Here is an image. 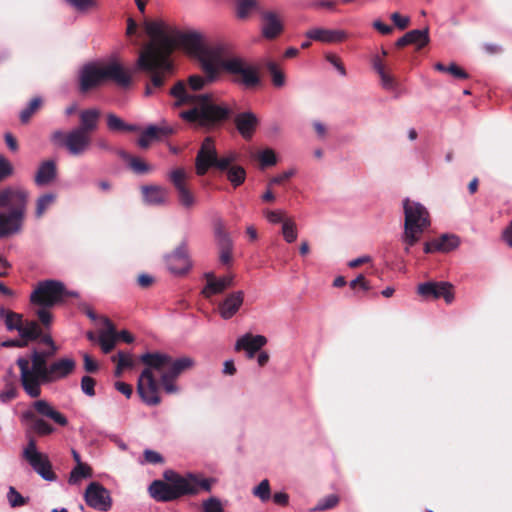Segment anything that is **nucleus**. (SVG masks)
<instances>
[{"label": "nucleus", "mask_w": 512, "mask_h": 512, "mask_svg": "<svg viewBox=\"0 0 512 512\" xmlns=\"http://www.w3.org/2000/svg\"><path fill=\"white\" fill-rule=\"evenodd\" d=\"M21 338L28 343V341H34L41 336V329L36 321L22 320V324L18 330Z\"/></svg>", "instance_id": "nucleus-38"}, {"label": "nucleus", "mask_w": 512, "mask_h": 512, "mask_svg": "<svg viewBox=\"0 0 512 512\" xmlns=\"http://www.w3.org/2000/svg\"><path fill=\"white\" fill-rule=\"evenodd\" d=\"M170 95L176 99V107L191 106L190 109L182 111L180 117L200 127L214 128L220 126L232 115V109L224 103H218L213 94L190 93L183 81L175 83L170 89Z\"/></svg>", "instance_id": "nucleus-2"}, {"label": "nucleus", "mask_w": 512, "mask_h": 512, "mask_svg": "<svg viewBox=\"0 0 512 512\" xmlns=\"http://www.w3.org/2000/svg\"><path fill=\"white\" fill-rule=\"evenodd\" d=\"M108 79L115 81L123 87L131 83L130 75L119 63L113 62L104 67L89 64L81 70L80 90L81 92H87Z\"/></svg>", "instance_id": "nucleus-9"}, {"label": "nucleus", "mask_w": 512, "mask_h": 512, "mask_svg": "<svg viewBox=\"0 0 512 512\" xmlns=\"http://www.w3.org/2000/svg\"><path fill=\"white\" fill-rule=\"evenodd\" d=\"M372 63L373 68L381 79L382 87L387 90L394 89L396 87V80L386 71L383 59L380 56H375Z\"/></svg>", "instance_id": "nucleus-36"}, {"label": "nucleus", "mask_w": 512, "mask_h": 512, "mask_svg": "<svg viewBox=\"0 0 512 512\" xmlns=\"http://www.w3.org/2000/svg\"><path fill=\"white\" fill-rule=\"evenodd\" d=\"M261 31L264 38L272 40L277 38L284 30L283 21L279 14L273 11H264L261 14Z\"/></svg>", "instance_id": "nucleus-23"}, {"label": "nucleus", "mask_w": 512, "mask_h": 512, "mask_svg": "<svg viewBox=\"0 0 512 512\" xmlns=\"http://www.w3.org/2000/svg\"><path fill=\"white\" fill-rule=\"evenodd\" d=\"M67 2L80 12L87 11L96 6L95 0H67Z\"/></svg>", "instance_id": "nucleus-59"}, {"label": "nucleus", "mask_w": 512, "mask_h": 512, "mask_svg": "<svg viewBox=\"0 0 512 512\" xmlns=\"http://www.w3.org/2000/svg\"><path fill=\"white\" fill-rule=\"evenodd\" d=\"M282 235L287 243H293L298 237L296 223L292 219H286L282 225Z\"/></svg>", "instance_id": "nucleus-45"}, {"label": "nucleus", "mask_w": 512, "mask_h": 512, "mask_svg": "<svg viewBox=\"0 0 512 512\" xmlns=\"http://www.w3.org/2000/svg\"><path fill=\"white\" fill-rule=\"evenodd\" d=\"M7 499L12 508L20 507L28 503V498L23 497L14 487H10Z\"/></svg>", "instance_id": "nucleus-49"}, {"label": "nucleus", "mask_w": 512, "mask_h": 512, "mask_svg": "<svg viewBox=\"0 0 512 512\" xmlns=\"http://www.w3.org/2000/svg\"><path fill=\"white\" fill-rule=\"evenodd\" d=\"M434 69L436 71L447 73L451 75L453 78L458 80H464L469 78V74L456 63H450L449 65H444L441 62H437L434 65Z\"/></svg>", "instance_id": "nucleus-41"}, {"label": "nucleus", "mask_w": 512, "mask_h": 512, "mask_svg": "<svg viewBox=\"0 0 512 512\" xmlns=\"http://www.w3.org/2000/svg\"><path fill=\"white\" fill-rule=\"evenodd\" d=\"M0 318L4 320L8 331H18L23 320L21 314L7 310L4 307L0 308Z\"/></svg>", "instance_id": "nucleus-40"}, {"label": "nucleus", "mask_w": 512, "mask_h": 512, "mask_svg": "<svg viewBox=\"0 0 512 512\" xmlns=\"http://www.w3.org/2000/svg\"><path fill=\"white\" fill-rule=\"evenodd\" d=\"M95 385H96V380L94 378H92L91 376L85 375L82 377L81 390L85 395H87L89 397L95 396V394H96Z\"/></svg>", "instance_id": "nucleus-56"}, {"label": "nucleus", "mask_w": 512, "mask_h": 512, "mask_svg": "<svg viewBox=\"0 0 512 512\" xmlns=\"http://www.w3.org/2000/svg\"><path fill=\"white\" fill-rule=\"evenodd\" d=\"M171 356L160 352H147L140 356V361L146 366L141 372L137 392L142 401L149 406H157L161 403L159 384L155 379L153 370L162 372L168 369Z\"/></svg>", "instance_id": "nucleus-5"}, {"label": "nucleus", "mask_w": 512, "mask_h": 512, "mask_svg": "<svg viewBox=\"0 0 512 512\" xmlns=\"http://www.w3.org/2000/svg\"><path fill=\"white\" fill-rule=\"evenodd\" d=\"M349 285L353 290L360 288L364 291H369L371 289L370 283L366 280L363 274L358 275L354 280L350 282Z\"/></svg>", "instance_id": "nucleus-64"}, {"label": "nucleus", "mask_w": 512, "mask_h": 512, "mask_svg": "<svg viewBox=\"0 0 512 512\" xmlns=\"http://www.w3.org/2000/svg\"><path fill=\"white\" fill-rule=\"evenodd\" d=\"M143 200L149 205H163L168 199V190L158 185H144L141 187Z\"/></svg>", "instance_id": "nucleus-33"}, {"label": "nucleus", "mask_w": 512, "mask_h": 512, "mask_svg": "<svg viewBox=\"0 0 512 512\" xmlns=\"http://www.w3.org/2000/svg\"><path fill=\"white\" fill-rule=\"evenodd\" d=\"M56 194L45 193L37 198L35 207V217L40 219L43 217L45 212L55 203Z\"/></svg>", "instance_id": "nucleus-43"}, {"label": "nucleus", "mask_w": 512, "mask_h": 512, "mask_svg": "<svg viewBox=\"0 0 512 512\" xmlns=\"http://www.w3.org/2000/svg\"><path fill=\"white\" fill-rule=\"evenodd\" d=\"M228 161L225 156L218 158L217 151L214 145V140L211 137H206L197 153L195 167L196 173L203 176L207 171L214 167L216 169L226 168Z\"/></svg>", "instance_id": "nucleus-15"}, {"label": "nucleus", "mask_w": 512, "mask_h": 512, "mask_svg": "<svg viewBox=\"0 0 512 512\" xmlns=\"http://www.w3.org/2000/svg\"><path fill=\"white\" fill-rule=\"evenodd\" d=\"M76 368V361L72 358H60L49 365L46 383H53L67 378Z\"/></svg>", "instance_id": "nucleus-22"}, {"label": "nucleus", "mask_w": 512, "mask_h": 512, "mask_svg": "<svg viewBox=\"0 0 512 512\" xmlns=\"http://www.w3.org/2000/svg\"><path fill=\"white\" fill-rule=\"evenodd\" d=\"M390 18L394 25L400 30L406 29L410 24V18L408 16L400 15L398 12L392 13Z\"/></svg>", "instance_id": "nucleus-63"}, {"label": "nucleus", "mask_w": 512, "mask_h": 512, "mask_svg": "<svg viewBox=\"0 0 512 512\" xmlns=\"http://www.w3.org/2000/svg\"><path fill=\"white\" fill-rule=\"evenodd\" d=\"M130 168L137 174H145L151 171V166L139 157H132L129 162Z\"/></svg>", "instance_id": "nucleus-55"}, {"label": "nucleus", "mask_w": 512, "mask_h": 512, "mask_svg": "<svg viewBox=\"0 0 512 512\" xmlns=\"http://www.w3.org/2000/svg\"><path fill=\"white\" fill-rule=\"evenodd\" d=\"M256 0H238L237 1V16L245 19L250 12L256 7Z\"/></svg>", "instance_id": "nucleus-50"}, {"label": "nucleus", "mask_w": 512, "mask_h": 512, "mask_svg": "<svg viewBox=\"0 0 512 512\" xmlns=\"http://www.w3.org/2000/svg\"><path fill=\"white\" fill-rule=\"evenodd\" d=\"M22 457L44 480L55 481L57 479L48 456L37 450L36 440L33 437L29 438L28 444L22 452Z\"/></svg>", "instance_id": "nucleus-14"}, {"label": "nucleus", "mask_w": 512, "mask_h": 512, "mask_svg": "<svg viewBox=\"0 0 512 512\" xmlns=\"http://www.w3.org/2000/svg\"><path fill=\"white\" fill-rule=\"evenodd\" d=\"M194 366V360L190 357H181L174 360L171 357L168 369L164 371L166 374L177 379L180 374Z\"/></svg>", "instance_id": "nucleus-37"}, {"label": "nucleus", "mask_w": 512, "mask_h": 512, "mask_svg": "<svg viewBox=\"0 0 512 512\" xmlns=\"http://www.w3.org/2000/svg\"><path fill=\"white\" fill-rule=\"evenodd\" d=\"M144 27L151 40L140 50L134 72L146 77L145 94L149 96L173 77L175 64L171 58L172 31L166 32L161 21L146 20Z\"/></svg>", "instance_id": "nucleus-1"}, {"label": "nucleus", "mask_w": 512, "mask_h": 512, "mask_svg": "<svg viewBox=\"0 0 512 512\" xmlns=\"http://www.w3.org/2000/svg\"><path fill=\"white\" fill-rule=\"evenodd\" d=\"M57 175L56 164L52 160L42 162L35 174V184L37 186H45L50 184Z\"/></svg>", "instance_id": "nucleus-34"}, {"label": "nucleus", "mask_w": 512, "mask_h": 512, "mask_svg": "<svg viewBox=\"0 0 512 512\" xmlns=\"http://www.w3.org/2000/svg\"><path fill=\"white\" fill-rule=\"evenodd\" d=\"M306 36L312 40L324 43L342 42L347 38V34L342 30H331L315 28L306 32Z\"/></svg>", "instance_id": "nucleus-32"}, {"label": "nucleus", "mask_w": 512, "mask_h": 512, "mask_svg": "<svg viewBox=\"0 0 512 512\" xmlns=\"http://www.w3.org/2000/svg\"><path fill=\"white\" fill-rule=\"evenodd\" d=\"M70 297H78V293L66 289L64 283L48 279L37 283L30 295L33 306L55 307L64 304Z\"/></svg>", "instance_id": "nucleus-12"}, {"label": "nucleus", "mask_w": 512, "mask_h": 512, "mask_svg": "<svg viewBox=\"0 0 512 512\" xmlns=\"http://www.w3.org/2000/svg\"><path fill=\"white\" fill-rule=\"evenodd\" d=\"M266 343L267 338L265 336L246 333L236 341L235 351L239 352L244 350L247 352L248 358H253Z\"/></svg>", "instance_id": "nucleus-24"}, {"label": "nucleus", "mask_w": 512, "mask_h": 512, "mask_svg": "<svg viewBox=\"0 0 512 512\" xmlns=\"http://www.w3.org/2000/svg\"><path fill=\"white\" fill-rule=\"evenodd\" d=\"M165 260L171 273H186L191 267L186 243H181L171 254L166 256Z\"/></svg>", "instance_id": "nucleus-20"}, {"label": "nucleus", "mask_w": 512, "mask_h": 512, "mask_svg": "<svg viewBox=\"0 0 512 512\" xmlns=\"http://www.w3.org/2000/svg\"><path fill=\"white\" fill-rule=\"evenodd\" d=\"M267 69L272 77V82L275 87H282L285 84V74L281 71L278 65L270 61L267 63Z\"/></svg>", "instance_id": "nucleus-46"}, {"label": "nucleus", "mask_w": 512, "mask_h": 512, "mask_svg": "<svg viewBox=\"0 0 512 512\" xmlns=\"http://www.w3.org/2000/svg\"><path fill=\"white\" fill-rule=\"evenodd\" d=\"M253 495L262 502H267L271 498L270 483L267 479L262 480L258 486L253 489Z\"/></svg>", "instance_id": "nucleus-47"}, {"label": "nucleus", "mask_w": 512, "mask_h": 512, "mask_svg": "<svg viewBox=\"0 0 512 512\" xmlns=\"http://www.w3.org/2000/svg\"><path fill=\"white\" fill-rule=\"evenodd\" d=\"M220 249V261L222 264L228 265L232 261V241H224L218 244Z\"/></svg>", "instance_id": "nucleus-51"}, {"label": "nucleus", "mask_w": 512, "mask_h": 512, "mask_svg": "<svg viewBox=\"0 0 512 512\" xmlns=\"http://www.w3.org/2000/svg\"><path fill=\"white\" fill-rule=\"evenodd\" d=\"M417 293L425 300L443 298L447 304H451L454 300V287L445 281L421 283L417 287Z\"/></svg>", "instance_id": "nucleus-17"}, {"label": "nucleus", "mask_w": 512, "mask_h": 512, "mask_svg": "<svg viewBox=\"0 0 512 512\" xmlns=\"http://www.w3.org/2000/svg\"><path fill=\"white\" fill-rule=\"evenodd\" d=\"M23 418L30 422V430L38 436H47L55 432V428L44 418L51 419L62 427L68 424L66 416L43 399L34 401L31 409L23 413Z\"/></svg>", "instance_id": "nucleus-10"}, {"label": "nucleus", "mask_w": 512, "mask_h": 512, "mask_svg": "<svg viewBox=\"0 0 512 512\" xmlns=\"http://www.w3.org/2000/svg\"><path fill=\"white\" fill-rule=\"evenodd\" d=\"M18 395L16 386L13 383L7 384L5 389L0 393V402L8 403L15 399Z\"/></svg>", "instance_id": "nucleus-58"}, {"label": "nucleus", "mask_w": 512, "mask_h": 512, "mask_svg": "<svg viewBox=\"0 0 512 512\" xmlns=\"http://www.w3.org/2000/svg\"><path fill=\"white\" fill-rule=\"evenodd\" d=\"M30 194L22 187L0 190V239L22 231Z\"/></svg>", "instance_id": "nucleus-4"}, {"label": "nucleus", "mask_w": 512, "mask_h": 512, "mask_svg": "<svg viewBox=\"0 0 512 512\" xmlns=\"http://www.w3.org/2000/svg\"><path fill=\"white\" fill-rule=\"evenodd\" d=\"M86 504L96 510L107 512L112 507V498L108 489L99 482H91L85 490Z\"/></svg>", "instance_id": "nucleus-18"}, {"label": "nucleus", "mask_w": 512, "mask_h": 512, "mask_svg": "<svg viewBox=\"0 0 512 512\" xmlns=\"http://www.w3.org/2000/svg\"><path fill=\"white\" fill-rule=\"evenodd\" d=\"M219 60H211V61H203L200 62V67L204 73V76L201 75H191L188 80L187 84L190 90H192V93L196 94L195 92L202 90L207 85L214 83L220 75ZM191 93V91H189Z\"/></svg>", "instance_id": "nucleus-19"}, {"label": "nucleus", "mask_w": 512, "mask_h": 512, "mask_svg": "<svg viewBox=\"0 0 512 512\" xmlns=\"http://www.w3.org/2000/svg\"><path fill=\"white\" fill-rule=\"evenodd\" d=\"M203 512H224V510L221 502L212 497L203 502Z\"/></svg>", "instance_id": "nucleus-60"}, {"label": "nucleus", "mask_w": 512, "mask_h": 512, "mask_svg": "<svg viewBox=\"0 0 512 512\" xmlns=\"http://www.w3.org/2000/svg\"><path fill=\"white\" fill-rule=\"evenodd\" d=\"M259 123L257 115L251 111L240 112L234 117L236 129L245 140L252 139Z\"/></svg>", "instance_id": "nucleus-21"}, {"label": "nucleus", "mask_w": 512, "mask_h": 512, "mask_svg": "<svg viewBox=\"0 0 512 512\" xmlns=\"http://www.w3.org/2000/svg\"><path fill=\"white\" fill-rule=\"evenodd\" d=\"M175 380H176L175 378L166 374L165 372H162V374L160 375V383H161L164 391L168 394H173L178 391V387L174 383Z\"/></svg>", "instance_id": "nucleus-54"}, {"label": "nucleus", "mask_w": 512, "mask_h": 512, "mask_svg": "<svg viewBox=\"0 0 512 512\" xmlns=\"http://www.w3.org/2000/svg\"><path fill=\"white\" fill-rule=\"evenodd\" d=\"M226 55L227 53L221 56L218 61L219 70L231 75L234 84L250 90L261 85L262 80L257 67L241 57H226Z\"/></svg>", "instance_id": "nucleus-11"}, {"label": "nucleus", "mask_w": 512, "mask_h": 512, "mask_svg": "<svg viewBox=\"0 0 512 512\" xmlns=\"http://www.w3.org/2000/svg\"><path fill=\"white\" fill-rule=\"evenodd\" d=\"M233 279L231 275L216 278L212 273L206 274L207 283L202 290V294L206 298H210L212 295L222 293L225 289L234 285Z\"/></svg>", "instance_id": "nucleus-27"}, {"label": "nucleus", "mask_w": 512, "mask_h": 512, "mask_svg": "<svg viewBox=\"0 0 512 512\" xmlns=\"http://www.w3.org/2000/svg\"><path fill=\"white\" fill-rule=\"evenodd\" d=\"M173 133V128L169 126L150 125L142 132L137 143L142 149H147L152 141L161 140Z\"/></svg>", "instance_id": "nucleus-26"}, {"label": "nucleus", "mask_w": 512, "mask_h": 512, "mask_svg": "<svg viewBox=\"0 0 512 512\" xmlns=\"http://www.w3.org/2000/svg\"><path fill=\"white\" fill-rule=\"evenodd\" d=\"M404 231L401 236L405 244V252L409 253L422 237L425 230L430 227V214L421 203L408 198L403 200Z\"/></svg>", "instance_id": "nucleus-8"}, {"label": "nucleus", "mask_w": 512, "mask_h": 512, "mask_svg": "<svg viewBox=\"0 0 512 512\" xmlns=\"http://www.w3.org/2000/svg\"><path fill=\"white\" fill-rule=\"evenodd\" d=\"M225 159L228 161L227 167L219 168L218 170L225 173L231 185L234 188H237L245 182L246 171L242 166L234 163L236 160V155L234 153H229L225 156Z\"/></svg>", "instance_id": "nucleus-25"}, {"label": "nucleus", "mask_w": 512, "mask_h": 512, "mask_svg": "<svg viewBox=\"0 0 512 512\" xmlns=\"http://www.w3.org/2000/svg\"><path fill=\"white\" fill-rule=\"evenodd\" d=\"M51 141L57 145L63 146L73 156H80L86 153L92 144V136L74 128L65 133L56 130L51 134Z\"/></svg>", "instance_id": "nucleus-13"}, {"label": "nucleus", "mask_w": 512, "mask_h": 512, "mask_svg": "<svg viewBox=\"0 0 512 512\" xmlns=\"http://www.w3.org/2000/svg\"><path fill=\"white\" fill-rule=\"evenodd\" d=\"M171 55L176 49H182L198 62L219 60L228 51L223 43L208 44L203 34L197 31L182 32L172 30Z\"/></svg>", "instance_id": "nucleus-6"}, {"label": "nucleus", "mask_w": 512, "mask_h": 512, "mask_svg": "<svg viewBox=\"0 0 512 512\" xmlns=\"http://www.w3.org/2000/svg\"><path fill=\"white\" fill-rule=\"evenodd\" d=\"M105 323H106L107 329L105 331L101 332V334L99 336V343H100L102 351L105 354H108L115 347V344L117 341V331L109 319H106Z\"/></svg>", "instance_id": "nucleus-35"}, {"label": "nucleus", "mask_w": 512, "mask_h": 512, "mask_svg": "<svg viewBox=\"0 0 512 512\" xmlns=\"http://www.w3.org/2000/svg\"><path fill=\"white\" fill-rule=\"evenodd\" d=\"M37 307L38 308L35 310V314L37 315L38 320L40 321V323L43 326L48 327L52 323V320H53L52 313L50 312V309L52 307H46V306H37Z\"/></svg>", "instance_id": "nucleus-53"}, {"label": "nucleus", "mask_w": 512, "mask_h": 512, "mask_svg": "<svg viewBox=\"0 0 512 512\" xmlns=\"http://www.w3.org/2000/svg\"><path fill=\"white\" fill-rule=\"evenodd\" d=\"M244 301V292L235 291L226 296L219 304V312L223 319L232 318L239 310Z\"/></svg>", "instance_id": "nucleus-28"}, {"label": "nucleus", "mask_w": 512, "mask_h": 512, "mask_svg": "<svg viewBox=\"0 0 512 512\" xmlns=\"http://www.w3.org/2000/svg\"><path fill=\"white\" fill-rule=\"evenodd\" d=\"M294 174H295L294 169L285 171L279 175L272 177L269 180L268 185H269V187H271L272 185H281V184L285 183L286 181H288Z\"/></svg>", "instance_id": "nucleus-61"}, {"label": "nucleus", "mask_w": 512, "mask_h": 512, "mask_svg": "<svg viewBox=\"0 0 512 512\" xmlns=\"http://www.w3.org/2000/svg\"><path fill=\"white\" fill-rule=\"evenodd\" d=\"M42 105V99L40 97L33 98L28 106L23 109L20 113V121L23 124H26L29 122L31 117L40 109Z\"/></svg>", "instance_id": "nucleus-44"}, {"label": "nucleus", "mask_w": 512, "mask_h": 512, "mask_svg": "<svg viewBox=\"0 0 512 512\" xmlns=\"http://www.w3.org/2000/svg\"><path fill=\"white\" fill-rule=\"evenodd\" d=\"M169 181L174 186L177 199L182 208L185 210L193 209L197 204V198L189 187L188 174L182 167L172 170L168 175Z\"/></svg>", "instance_id": "nucleus-16"}, {"label": "nucleus", "mask_w": 512, "mask_h": 512, "mask_svg": "<svg viewBox=\"0 0 512 512\" xmlns=\"http://www.w3.org/2000/svg\"><path fill=\"white\" fill-rule=\"evenodd\" d=\"M112 361L119 364V369L133 368L134 360L132 355L123 351L118 352L116 356L112 357Z\"/></svg>", "instance_id": "nucleus-52"}, {"label": "nucleus", "mask_w": 512, "mask_h": 512, "mask_svg": "<svg viewBox=\"0 0 512 512\" xmlns=\"http://www.w3.org/2000/svg\"><path fill=\"white\" fill-rule=\"evenodd\" d=\"M164 479L155 480L149 486L152 498L159 502H169L186 495H197L200 490L210 492L214 479L200 478L198 475L188 473L185 476L168 470L164 472Z\"/></svg>", "instance_id": "nucleus-3"}, {"label": "nucleus", "mask_w": 512, "mask_h": 512, "mask_svg": "<svg viewBox=\"0 0 512 512\" xmlns=\"http://www.w3.org/2000/svg\"><path fill=\"white\" fill-rule=\"evenodd\" d=\"M13 173L11 163L4 157L0 156V181L5 180Z\"/></svg>", "instance_id": "nucleus-62"}, {"label": "nucleus", "mask_w": 512, "mask_h": 512, "mask_svg": "<svg viewBox=\"0 0 512 512\" xmlns=\"http://www.w3.org/2000/svg\"><path fill=\"white\" fill-rule=\"evenodd\" d=\"M459 238L455 235L443 234L440 238L428 241L424 244V252L429 254L436 251L449 252L457 248Z\"/></svg>", "instance_id": "nucleus-31"}, {"label": "nucleus", "mask_w": 512, "mask_h": 512, "mask_svg": "<svg viewBox=\"0 0 512 512\" xmlns=\"http://www.w3.org/2000/svg\"><path fill=\"white\" fill-rule=\"evenodd\" d=\"M100 117L101 111L99 109H84L79 113V126L76 128L92 136L98 129Z\"/></svg>", "instance_id": "nucleus-29"}, {"label": "nucleus", "mask_w": 512, "mask_h": 512, "mask_svg": "<svg viewBox=\"0 0 512 512\" xmlns=\"http://www.w3.org/2000/svg\"><path fill=\"white\" fill-rule=\"evenodd\" d=\"M107 127L110 131H127L135 132L139 130V127L132 124H126L121 118L113 113H109L106 116Z\"/></svg>", "instance_id": "nucleus-42"}, {"label": "nucleus", "mask_w": 512, "mask_h": 512, "mask_svg": "<svg viewBox=\"0 0 512 512\" xmlns=\"http://www.w3.org/2000/svg\"><path fill=\"white\" fill-rule=\"evenodd\" d=\"M259 161L262 167H269L276 164L277 158L272 149H265L260 152Z\"/></svg>", "instance_id": "nucleus-57"}, {"label": "nucleus", "mask_w": 512, "mask_h": 512, "mask_svg": "<svg viewBox=\"0 0 512 512\" xmlns=\"http://www.w3.org/2000/svg\"><path fill=\"white\" fill-rule=\"evenodd\" d=\"M16 364L20 370V381L24 391L31 398L41 395V384H45L49 366L43 352L34 350L31 359L20 357Z\"/></svg>", "instance_id": "nucleus-7"}, {"label": "nucleus", "mask_w": 512, "mask_h": 512, "mask_svg": "<svg viewBox=\"0 0 512 512\" xmlns=\"http://www.w3.org/2000/svg\"><path fill=\"white\" fill-rule=\"evenodd\" d=\"M93 476V470L88 464L76 465L70 472L68 483L70 485H78L83 479Z\"/></svg>", "instance_id": "nucleus-39"}, {"label": "nucleus", "mask_w": 512, "mask_h": 512, "mask_svg": "<svg viewBox=\"0 0 512 512\" xmlns=\"http://www.w3.org/2000/svg\"><path fill=\"white\" fill-rule=\"evenodd\" d=\"M339 503V497L336 494H330L320 499L314 508L315 511H326L336 507Z\"/></svg>", "instance_id": "nucleus-48"}, {"label": "nucleus", "mask_w": 512, "mask_h": 512, "mask_svg": "<svg viewBox=\"0 0 512 512\" xmlns=\"http://www.w3.org/2000/svg\"><path fill=\"white\" fill-rule=\"evenodd\" d=\"M430 41L429 38V30L428 28L419 30H411L404 34L402 37H400L396 41V46L398 48H403L407 45H416L417 49L420 50L421 48L425 47Z\"/></svg>", "instance_id": "nucleus-30"}]
</instances>
